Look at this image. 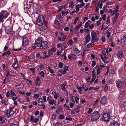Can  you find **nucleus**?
I'll return each instance as SVG.
<instances>
[{"label":"nucleus","mask_w":126,"mask_h":126,"mask_svg":"<svg viewBox=\"0 0 126 126\" xmlns=\"http://www.w3.org/2000/svg\"><path fill=\"white\" fill-rule=\"evenodd\" d=\"M43 39L41 37L38 38L34 43V46H38L41 48H46L48 46V44L46 41H42Z\"/></svg>","instance_id":"nucleus-1"},{"label":"nucleus","mask_w":126,"mask_h":126,"mask_svg":"<svg viewBox=\"0 0 126 126\" xmlns=\"http://www.w3.org/2000/svg\"><path fill=\"white\" fill-rule=\"evenodd\" d=\"M44 19L45 18L43 15H39L36 22V24L41 26L44 25L46 27L47 22L44 20Z\"/></svg>","instance_id":"nucleus-2"},{"label":"nucleus","mask_w":126,"mask_h":126,"mask_svg":"<svg viewBox=\"0 0 126 126\" xmlns=\"http://www.w3.org/2000/svg\"><path fill=\"white\" fill-rule=\"evenodd\" d=\"M111 118V116L110 113L107 112L103 113L100 120L102 121L107 122L109 121Z\"/></svg>","instance_id":"nucleus-3"},{"label":"nucleus","mask_w":126,"mask_h":126,"mask_svg":"<svg viewBox=\"0 0 126 126\" xmlns=\"http://www.w3.org/2000/svg\"><path fill=\"white\" fill-rule=\"evenodd\" d=\"M100 116V114L98 111H94L91 115V120L93 121L97 120L99 119Z\"/></svg>","instance_id":"nucleus-4"},{"label":"nucleus","mask_w":126,"mask_h":126,"mask_svg":"<svg viewBox=\"0 0 126 126\" xmlns=\"http://www.w3.org/2000/svg\"><path fill=\"white\" fill-rule=\"evenodd\" d=\"M9 15L8 13L5 11H2L0 13V22L2 20L6 18Z\"/></svg>","instance_id":"nucleus-5"},{"label":"nucleus","mask_w":126,"mask_h":126,"mask_svg":"<svg viewBox=\"0 0 126 126\" xmlns=\"http://www.w3.org/2000/svg\"><path fill=\"white\" fill-rule=\"evenodd\" d=\"M6 117L8 118H12L14 113V111L13 110H6Z\"/></svg>","instance_id":"nucleus-6"},{"label":"nucleus","mask_w":126,"mask_h":126,"mask_svg":"<svg viewBox=\"0 0 126 126\" xmlns=\"http://www.w3.org/2000/svg\"><path fill=\"white\" fill-rule=\"evenodd\" d=\"M29 42L28 38L25 37H24L23 38V46L25 47L27 46Z\"/></svg>","instance_id":"nucleus-7"},{"label":"nucleus","mask_w":126,"mask_h":126,"mask_svg":"<svg viewBox=\"0 0 126 126\" xmlns=\"http://www.w3.org/2000/svg\"><path fill=\"white\" fill-rule=\"evenodd\" d=\"M120 124L116 121L112 122L110 124V126H120Z\"/></svg>","instance_id":"nucleus-8"},{"label":"nucleus","mask_w":126,"mask_h":126,"mask_svg":"<svg viewBox=\"0 0 126 126\" xmlns=\"http://www.w3.org/2000/svg\"><path fill=\"white\" fill-rule=\"evenodd\" d=\"M12 31V28H10V26H7L5 29V32L8 34H10Z\"/></svg>","instance_id":"nucleus-9"},{"label":"nucleus","mask_w":126,"mask_h":126,"mask_svg":"<svg viewBox=\"0 0 126 126\" xmlns=\"http://www.w3.org/2000/svg\"><path fill=\"white\" fill-rule=\"evenodd\" d=\"M107 100V97L105 96H103L101 100V103L103 105H105L106 103Z\"/></svg>","instance_id":"nucleus-10"},{"label":"nucleus","mask_w":126,"mask_h":126,"mask_svg":"<svg viewBox=\"0 0 126 126\" xmlns=\"http://www.w3.org/2000/svg\"><path fill=\"white\" fill-rule=\"evenodd\" d=\"M116 86L117 88H120L122 86L123 82L119 80H118L116 82Z\"/></svg>","instance_id":"nucleus-11"},{"label":"nucleus","mask_w":126,"mask_h":126,"mask_svg":"<svg viewBox=\"0 0 126 126\" xmlns=\"http://www.w3.org/2000/svg\"><path fill=\"white\" fill-rule=\"evenodd\" d=\"M39 118H34L33 115H32L31 116L30 118V120L31 122H34L35 124H36Z\"/></svg>","instance_id":"nucleus-12"},{"label":"nucleus","mask_w":126,"mask_h":126,"mask_svg":"<svg viewBox=\"0 0 126 126\" xmlns=\"http://www.w3.org/2000/svg\"><path fill=\"white\" fill-rule=\"evenodd\" d=\"M56 49L55 48H53L49 49L48 52V54L50 55H52L53 53L56 51Z\"/></svg>","instance_id":"nucleus-13"},{"label":"nucleus","mask_w":126,"mask_h":126,"mask_svg":"<svg viewBox=\"0 0 126 126\" xmlns=\"http://www.w3.org/2000/svg\"><path fill=\"white\" fill-rule=\"evenodd\" d=\"M92 76L93 77L92 79V80L90 81V83L93 82L95 79L96 76V75L95 74V71H92Z\"/></svg>","instance_id":"nucleus-14"},{"label":"nucleus","mask_w":126,"mask_h":126,"mask_svg":"<svg viewBox=\"0 0 126 126\" xmlns=\"http://www.w3.org/2000/svg\"><path fill=\"white\" fill-rule=\"evenodd\" d=\"M31 5L30 4H28V2L26 5H25L24 6V9L25 10H26L27 11H29V8L31 7Z\"/></svg>","instance_id":"nucleus-15"},{"label":"nucleus","mask_w":126,"mask_h":126,"mask_svg":"<svg viewBox=\"0 0 126 126\" xmlns=\"http://www.w3.org/2000/svg\"><path fill=\"white\" fill-rule=\"evenodd\" d=\"M60 54V55H66V52L65 50H62L61 52H60V51H57V55H59Z\"/></svg>","instance_id":"nucleus-16"},{"label":"nucleus","mask_w":126,"mask_h":126,"mask_svg":"<svg viewBox=\"0 0 126 126\" xmlns=\"http://www.w3.org/2000/svg\"><path fill=\"white\" fill-rule=\"evenodd\" d=\"M18 61L16 60L15 63L12 65L13 67L15 69H17L19 67V65L18 64Z\"/></svg>","instance_id":"nucleus-17"},{"label":"nucleus","mask_w":126,"mask_h":126,"mask_svg":"<svg viewBox=\"0 0 126 126\" xmlns=\"http://www.w3.org/2000/svg\"><path fill=\"white\" fill-rule=\"evenodd\" d=\"M35 83L38 86L40 85V81L39 79V76H38L37 77Z\"/></svg>","instance_id":"nucleus-18"},{"label":"nucleus","mask_w":126,"mask_h":126,"mask_svg":"<svg viewBox=\"0 0 126 126\" xmlns=\"http://www.w3.org/2000/svg\"><path fill=\"white\" fill-rule=\"evenodd\" d=\"M56 103V101L53 99L52 100L49 101L48 102V103L51 105H52L53 104H55Z\"/></svg>","instance_id":"nucleus-19"},{"label":"nucleus","mask_w":126,"mask_h":126,"mask_svg":"<svg viewBox=\"0 0 126 126\" xmlns=\"http://www.w3.org/2000/svg\"><path fill=\"white\" fill-rule=\"evenodd\" d=\"M90 40V34L87 35L85 37V40L86 43H88Z\"/></svg>","instance_id":"nucleus-20"},{"label":"nucleus","mask_w":126,"mask_h":126,"mask_svg":"<svg viewBox=\"0 0 126 126\" xmlns=\"http://www.w3.org/2000/svg\"><path fill=\"white\" fill-rule=\"evenodd\" d=\"M124 94L123 93H121L119 95V99L122 100L124 97Z\"/></svg>","instance_id":"nucleus-21"},{"label":"nucleus","mask_w":126,"mask_h":126,"mask_svg":"<svg viewBox=\"0 0 126 126\" xmlns=\"http://www.w3.org/2000/svg\"><path fill=\"white\" fill-rule=\"evenodd\" d=\"M91 35L92 37V38L95 37L97 36L95 32L94 31L91 32Z\"/></svg>","instance_id":"nucleus-22"},{"label":"nucleus","mask_w":126,"mask_h":126,"mask_svg":"<svg viewBox=\"0 0 126 126\" xmlns=\"http://www.w3.org/2000/svg\"><path fill=\"white\" fill-rule=\"evenodd\" d=\"M11 95V96H13L16 95V94L12 90H10Z\"/></svg>","instance_id":"nucleus-23"},{"label":"nucleus","mask_w":126,"mask_h":126,"mask_svg":"<svg viewBox=\"0 0 126 126\" xmlns=\"http://www.w3.org/2000/svg\"><path fill=\"white\" fill-rule=\"evenodd\" d=\"M47 68L51 73L52 74L55 73V72L52 70L51 69V68L49 66H48Z\"/></svg>","instance_id":"nucleus-24"},{"label":"nucleus","mask_w":126,"mask_h":126,"mask_svg":"<svg viewBox=\"0 0 126 126\" xmlns=\"http://www.w3.org/2000/svg\"><path fill=\"white\" fill-rule=\"evenodd\" d=\"M99 39L98 37H97V38L95 37L92 38V41H93L94 42H96Z\"/></svg>","instance_id":"nucleus-25"},{"label":"nucleus","mask_w":126,"mask_h":126,"mask_svg":"<svg viewBox=\"0 0 126 126\" xmlns=\"http://www.w3.org/2000/svg\"><path fill=\"white\" fill-rule=\"evenodd\" d=\"M108 50L107 49L106 51L105 50H103L102 51V53L103 55H105L106 54H108Z\"/></svg>","instance_id":"nucleus-26"},{"label":"nucleus","mask_w":126,"mask_h":126,"mask_svg":"<svg viewBox=\"0 0 126 126\" xmlns=\"http://www.w3.org/2000/svg\"><path fill=\"white\" fill-rule=\"evenodd\" d=\"M115 71L114 70H111L110 71V73L111 75L112 76H113L115 73Z\"/></svg>","instance_id":"nucleus-27"},{"label":"nucleus","mask_w":126,"mask_h":126,"mask_svg":"<svg viewBox=\"0 0 126 126\" xmlns=\"http://www.w3.org/2000/svg\"><path fill=\"white\" fill-rule=\"evenodd\" d=\"M94 45V43L93 42H92L91 43L89 44H88L87 45V47L88 48L90 47L91 46H92V45Z\"/></svg>","instance_id":"nucleus-28"},{"label":"nucleus","mask_w":126,"mask_h":126,"mask_svg":"<svg viewBox=\"0 0 126 126\" xmlns=\"http://www.w3.org/2000/svg\"><path fill=\"white\" fill-rule=\"evenodd\" d=\"M62 124L59 122H57L55 125L54 126H62Z\"/></svg>","instance_id":"nucleus-29"},{"label":"nucleus","mask_w":126,"mask_h":126,"mask_svg":"<svg viewBox=\"0 0 126 126\" xmlns=\"http://www.w3.org/2000/svg\"><path fill=\"white\" fill-rule=\"evenodd\" d=\"M45 26H42L39 28V30L40 31H44L45 30Z\"/></svg>","instance_id":"nucleus-30"},{"label":"nucleus","mask_w":126,"mask_h":126,"mask_svg":"<svg viewBox=\"0 0 126 126\" xmlns=\"http://www.w3.org/2000/svg\"><path fill=\"white\" fill-rule=\"evenodd\" d=\"M39 96V94H35L33 96L34 98H35L36 99H37Z\"/></svg>","instance_id":"nucleus-31"},{"label":"nucleus","mask_w":126,"mask_h":126,"mask_svg":"<svg viewBox=\"0 0 126 126\" xmlns=\"http://www.w3.org/2000/svg\"><path fill=\"white\" fill-rule=\"evenodd\" d=\"M11 54L10 52V51H8L7 52H4V53H3L2 54V55H5L6 54H8V55H10Z\"/></svg>","instance_id":"nucleus-32"},{"label":"nucleus","mask_w":126,"mask_h":126,"mask_svg":"<svg viewBox=\"0 0 126 126\" xmlns=\"http://www.w3.org/2000/svg\"><path fill=\"white\" fill-rule=\"evenodd\" d=\"M108 30H107V32H106V34L107 37L108 38H109L110 36V33L109 32L110 31H108Z\"/></svg>","instance_id":"nucleus-33"},{"label":"nucleus","mask_w":126,"mask_h":126,"mask_svg":"<svg viewBox=\"0 0 126 126\" xmlns=\"http://www.w3.org/2000/svg\"><path fill=\"white\" fill-rule=\"evenodd\" d=\"M79 4L77 5L76 7V12H79Z\"/></svg>","instance_id":"nucleus-34"},{"label":"nucleus","mask_w":126,"mask_h":126,"mask_svg":"<svg viewBox=\"0 0 126 126\" xmlns=\"http://www.w3.org/2000/svg\"><path fill=\"white\" fill-rule=\"evenodd\" d=\"M79 29L76 27L73 30V32L74 33H75L77 32Z\"/></svg>","instance_id":"nucleus-35"},{"label":"nucleus","mask_w":126,"mask_h":126,"mask_svg":"<svg viewBox=\"0 0 126 126\" xmlns=\"http://www.w3.org/2000/svg\"><path fill=\"white\" fill-rule=\"evenodd\" d=\"M26 82L28 84L30 85L31 84H32V81L30 80L27 79L26 80Z\"/></svg>","instance_id":"nucleus-36"},{"label":"nucleus","mask_w":126,"mask_h":126,"mask_svg":"<svg viewBox=\"0 0 126 126\" xmlns=\"http://www.w3.org/2000/svg\"><path fill=\"white\" fill-rule=\"evenodd\" d=\"M63 65V63L61 62H59V67L61 68L62 67Z\"/></svg>","instance_id":"nucleus-37"},{"label":"nucleus","mask_w":126,"mask_h":126,"mask_svg":"<svg viewBox=\"0 0 126 126\" xmlns=\"http://www.w3.org/2000/svg\"><path fill=\"white\" fill-rule=\"evenodd\" d=\"M123 52L122 51H119L117 53L118 55H123L124 54Z\"/></svg>","instance_id":"nucleus-38"},{"label":"nucleus","mask_w":126,"mask_h":126,"mask_svg":"<svg viewBox=\"0 0 126 126\" xmlns=\"http://www.w3.org/2000/svg\"><path fill=\"white\" fill-rule=\"evenodd\" d=\"M1 102L2 103L4 104L5 105H8V103L7 102H6L4 100H2L1 101Z\"/></svg>","instance_id":"nucleus-39"},{"label":"nucleus","mask_w":126,"mask_h":126,"mask_svg":"<svg viewBox=\"0 0 126 126\" xmlns=\"http://www.w3.org/2000/svg\"><path fill=\"white\" fill-rule=\"evenodd\" d=\"M79 18L78 17H77L74 20V25L77 22V21L79 20Z\"/></svg>","instance_id":"nucleus-40"},{"label":"nucleus","mask_w":126,"mask_h":126,"mask_svg":"<svg viewBox=\"0 0 126 126\" xmlns=\"http://www.w3.org/2000/svg\"><path fill=\"white\" fill-rule=\"evenodd\" d=\"M74 98H75V96H72L70 97V99L71 101L72 102H74V103H75V102L74 101Z\"/></svg>","instance_id":"nucleus-41"},{"label":"nucleus","mask_w":126,"mask_h":126,"mask_svg":"<svg viewBox=\"0 0 126 126\" xmlns=\"http://www.w3.org/2000/svg\"><path fill=\"white\" fill-rule=\"evenodd\" d=\"M105 66V65L104 64L102 65H100L98 68L99 69H101L102 68H104Z\"/></svg>","instance_id":"nucleus-42"},{"label":"nucleus","mask_w":126,"mask_h":126,"mask_svg":"<svg viewBox=\"0 0 126 126\" xmlns=\"http://www.w3.org/2000/svg\"><path fill=\"white\" fill-rule=\"evenodd\" d=\"M89 25V23L88 22H86L85 23L84 27L85 28H87L88 26Z\"/></svg>","instance_id":"nucleus-43"},{"label":"nucleus","mask_w":126,"mask_h":126,"mask_svg":"<svg viewBox=\"0 0 126 126\" xmlns=\"http://www.w3.org/2000/svg\"><path fill=\"white\" fill-rule=\"evenodd\" d=\"M10 72L9 70L7 71V73L6 74V76H8L9 75L10 76H12L10 74Z\"/></svg>","instance_id":"nucleus-44"},{"label":"nucleus","mask_w":126,"mask_h":126,"mask_svg":"<svg viewBox=\"0 0 126 126\" xmlns=\"http://www.w3.org/2000/svg\"><path fill=\"white\" fill-rule=\"evenodd\" d=\"M122 107L124 108L126 107V102H124L122 104Z\"/></svg>","instance_id":"nucleus-45"},{"label":"nucleus","mask_w":126,"mask_h":126,"mask_svg":"<svg viewBox=\"0 0 126 126\" xmlns=\"http://www.w3.org/2000/svg\"><path fill=\"white\" fill-rule=\"evenodd\" d=\"M10 95V93L9 91H8L6 93V96L7 97H9Z\"/></svg>","instance_id":"nucleus-46"},{"label":"nucleus","mask_w":126,"mask_h":126,"mask_svg":"<svg viewBox=\"0 0 126 126\" xmlns=\"http://www.w3.org/2000/svg\"><path fill=\"white\" fill-rule=\"evenodd\" d=\"M43 99L42 98H39L38 99V102H40L41 103H44L42 102Z\"/></svg>","instance_id":"nucleus-47"},{"label":"nucleus","mask_w":126,"mask_h":126,"mask_svg":"<svg viewBox=\"0 0 126 126\" xmlns=\"http://www.w3.org/2000/svg\"><path fill=\"white\" fill-rule=\"evenodd\" d=\"M82 3L79 5V7L81 8H82L85 5V4L83 2L81 3Z\"/></svg>","instance_id":"nucleus-48"},{"label":"nucleus","mask_w":126,"mask_h":126,"mask_svg":"<svg viewBox=\"0 0 126 126\" xmlns=\"http://www.w3.org/2000/svg\"><path fill=\"white\" fill-rule=\"evenodd\" d=\"M64 117V115H60L59 116V118L60 119H63Z\"/></svg>","instance_id":"nucleus-49"},{"label":"nucleus","mask_w":126,"mask_h":126,"mask_svg":"<svg viewBox=\"0 0 126 126\" xmlns=\"http://www.w3.org/2000/svg\"><path fill=\"white\" fill-rule=\"evenodd\" d=\"M40 74L41 76L43 77V78L44 77L45 73L43 71H41L40 72Z\"/></svg>","instance_id":"nucleus-50"},{"label":"nucleus","mask_w":126,"mask_h":126,"mask_svg":"<svg viewBox=\"0 0 126 126\" xmlns=\"http://www.w3.org/2000/svg\"><path fill=\"white\" fill-rule=\"evenodd\" d=\"M123 39L126 42V33L124 35L123 37Z\"/></svg>","instance_id":"nucleus-51"},{"label":"nucleus","mask_w":126,"mask_h":126,"mask_svg":"<svg viewBox=\"0 0 126 126\" xmlns=\"http://www.w3.org/2000/svg\"><path fill=\"white\" fill-rule=\"evenodd\" d=\"M30 69L32 73H34L35 70L34 68H30Z\"/></svg>","instance_id":"nucleus-52"},{"label":"nucleus","mask_w":126,"mask_h":126,"mask_svg":"<svg viewBox=\"0 0 126 126\" xmlns=\"http://www.w3.org/2000/svg\"><path fill=\"white\" fill-rule=\"evenodd\" d=\"M75 100L77 103L79 102V98L77 97H75Z\"/></svg>","instance_id":"nucleus-53"},{"label":"nucleus","mask_w":126,"mask_h":126,"mask_svg":"<svg viewBox=\"0 0 126 126\" xmlns=\"http://www.w3.org/2000/svg\"><path fill=\"white\" fill-rule=\"evenodd\" d=\"M52 99V98L51 96H48L47 97V101H50Z\"/></svg>","instance_id":"nucleus-54"},{"label":"nucleus","mask_w":126,"mask_h":126,"mask_svg":"<svg viewBox=\"0 0 126 126\" xmlns=\"http://www.w3.org/2000/svg\"><path fill=\"white\" fill-rule=\"evenodd\" d=\"M66 5H65L64 6H61L59 8V10L60 11L63 8H64L66 6Z\"/></svg>","instance_id":"nucleus-55"},{"label":"nucleus","mask_w":126,"mask_h":126,"mask_svg":"<svg viewBox=\"0 0 126 126\" xmlns=\"http://www.w3.org/2000/svg\"><path fill=\"white\" fill-rule=\"evenodd\" d=\"M100 69H99L98 68L97 69V71H96V73L97 75H98L100 73Z\"/></svg>","instance_id":"nucleus-56"},{"label":"nucleus","mask_w":126,"mask_h":126,"mask_svg":"<svg viewBox=\"0 0 126 126\" xmlns=\"http://www.w3.org/2000/svg\"><path fill=\"white\" fill-rule=\"evenodd\" d=\"M96 64V63L95 61H93L92 63V66L93 67Z\"/></svg>","instance_id":"nucleus-57"},{"label":"nucleus","mask_w":126,"mask_h":126,"mask_svg":"<svg viewBox=\"0 0 126 126\" xmlns=\"http://www.w3.org/2000/svg\"><path fill=\"white\" fill-rule=\"evenodd\" d=\"M74 111L76 112V113H78L79 111V110L78 108H76L74 110Z\"/></svg>","instance_id":"nucleus-58"},{"label":"nucleus","mask_w":126,"mask_h":126,"mask_svg":"<svg viewBox=\"0 0 126 126\" xmlns=\"http://www.w3.org/2000/svg\"><path fill=\"white\" fill-rule=\"evenodd\" d=\"M43 101L44 102H46V97L44 95L43 96Z\"/></svg>","instance_id":"nucleus-59"},{"label":"nucleus","mask_w":126,"mask_h":126,"mask_svg":"<svg viewBox=\"0 0 126 126\" xmlns=\"http://www.w3.org/2000/svg\"><path fill=\"white\" fill-rule=\"evenodd\" d=\"M94 25L93 24H92L89 26V27L90 29H92L94 28Z\"/></svg>","instance_id":"nucleus-60"},{"label":"nucleus","mask_w":126,"mask_h":126,"mask_svg":"<svg viewBox=\"0 0 126 126\" xmlns=\"http://www.w3.org/2000/svg\"><path fill=\"white\" fill-rule=\"evenodd\" d=\"M104 90L105 92H106L108 90V87L106 85L104 88Z\"/></svg>","instance_id":"nucleus-61"},{"label":"nucleus","mask_w":126,"mask_h":126,"mask_svg":"<svg viewBox=\"0 0 126 126\" xmlns=\"http://www.w3.org/2000/svg\"><path fill=\"white\" fill-rule=\"evenodd\" d=\"M54 22L56 25H58L59 23V22L57 19L55 20Z\"/></svg>","instance_id":"nucleus-62"},{"label":"nucleus","mask_w":126,"mask_h":126,"mask_svg":"<svg viewBox=\"0 0 126 126\" xmlns=\"http://www.w3.org/2000/svg\"><path fill=\"white\" fill-rule=\"evenodd\" d=\"M106 17V15L105 14H104L103 15V17H102V19L104 21H105Z\"/></svg>","instance_id":"nucleus-63"},{"label":"nucleus","mask_w":126,"mask_h":126,"mask_svg":"<svg viewBox=\"0 0 126 126\" xmlns=\"http://www.w3.org/2000/svg\"><path fill=\"white\" fill-rule=\"evenodd\" d=\"M78 64L80 67H81L82 65V63L81 61H79L78 62Z\"/></svg>","instance_id":"nucleus-64"}]
</instances>
